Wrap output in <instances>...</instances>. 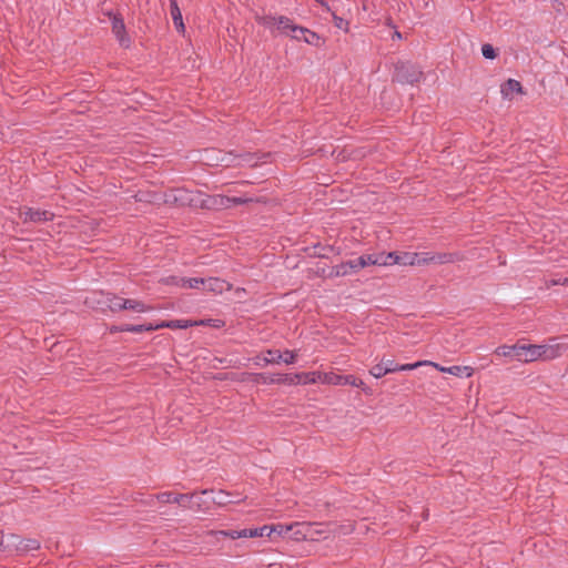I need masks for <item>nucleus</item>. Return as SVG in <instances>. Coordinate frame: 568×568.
Wrapping results in <instances>:
<instances>
[{
  "label": "nucleus",
  "mask_w": 568,
  "mask_h": 568,
  "mask_svg": "<svg viewBox=\"0 0 568 568\" xmlns=\"http://www.w3.org/2000/svg\"><path fill=\"white\" fill-rule=\"evenodd\" d=\"M568 351V344L550 339L548 344H515L501 345L495 349V354L505 357H514L519 362L531 363L538 359L551 361L560 357Z\"/></svg>",
  "instance_id": "f257e3e1"
},
{
  "label": "nucleus",
  "mask_w": 568,
  "mask_h": 568,
  "mask_svg": "<svg viewBox=\"0 0 568 568\" xmlns=\"http://www.w3.org/2000/svg\"><path fill=\"white\" fill-rule=\"evenodd\" d=\"M197 199H200L199 191H190L183 187H175L170 189L162 194L155 195L153 201L174 206L187 205L191 207H197Z\"/></svg>",
  "instance_id": "f03ea898"
},
{
  "label": "nucleus",
  "mask_w": 568,
  "mask_h": 568,
  "mask_svg": "<svg viewBox=\"0 0 568 568\" xmlns=\"http://www.w3.org/2000/svg\"><path fill=\"white\" fill-rule=\"evenodd\" d=\"M423 78V71L410 62L395 64L394 80L402 84H415Z\"/></svg>",
  "instance_id": "7ed1b4c3"
},
{
  "label": "nucleus",
  "mask_w": 568,
  "mask_h": 568,
  "mask_svg": "<svg viewBox=\"0 0 568 568\" xmlns=\"http://www.w3.org/2000/svg\"><path fill=\"white\" fill-rule=\"evenodd\" d=\"M318 378L322 383L331 384V385H352L355 387H361L366 394H371V389L364 386V382L358 379L354 375H338L335 373H324L320 374Z\"/></svg>",
  "instance_id": "20e7f679"
},
{
  "label": "nucleus",
  "mask_w": 568,
  "mask_h": 568,
  "mask_svg": "<svg viewBox=\"0 0 568 568\" xmlns=\"http://www.w3.org/2000/svg\"><path fill=\"white\" fill-rule=\"evenodd\" d=\"M463 260V255L457 252H443V253H420L422 265L428 264H449Z\"/></svg>",
  "instance_id": "39448f33"
},
{
  "label": "nucleus",
  "mask_w": 568,
  "mask_h": 568,
  "mask_svg": "<svg viewBox=\"0 0 568 568\" xmlns=\"http://www.w3.org/2000/svg\"><path fill=\"white\" fill-rule=\"evenodd\" d=\"M207 160L211 161L212 165H222V166H240L245 163H250L253 160V155L250 153L234 155L232 152L223 154L221 158H210Z\"/></svg>",
  "instance_id": "423d86ee"
},
{
  "label": "nucleus",
  "mask_w": 568,
  "mask_h": 568,
  "mask_svg": "<svg viewBox=\"0 0 568 568\" xmlns=\"http://www.w3.org/2000/svg\"><path fill=\"white\" fill-rule=\"evenodd\" d=\"M197 207L207 210L230 207V196L220 194L206 195L200 192V199H197Z\"/></svg>",
  "instance_id": "0eeeda50"
},
{
  "label": "nucleus",
  "mask_w": 568,
  "mask_h": 568,
  "mask_svg": "<svg viewBox=\"0 0 568 568\" xmlns=\"http://www.w3.org/2000/svg\"><path fill=\"white\" fill-rule=\"evenodd\" d=\"M194 497H195V493H192V494H175V493H172V491L160 493V494H158L155 496V498L160 503H163V504L174 503V504H179L183 508H194L193 505L186 504V501L191 503Z\"/></svg>",
  "instance_id": "6e6552de"
},
{
  "label": "nucleus",
  "mask_w": 568,
  "mask_h": 568,
  "mask_svg": "<svg viewBox=\"0 0 568 568\" xmlns=\"http://www.w3.org/2000/svg\"><path fill=\"white\" fill-rule=\"evenodd\" d=\"M104 14L110 18L112 23V32L114 33L116 39L120 41L122 45L128 47L130 40L126 37L125 24L123 19L119 14L113 13L112 11H106L104 12Z\"/></svg>",
  "instance_id": "1a4fd4ad"
},
{
  "label": "nucleus",
  "mask_w": 568,
  "mask_h": 568,
  "mask_svg": "<svg viewBox=\"0 0 568 568\" xmlns=\"http://www.w3.org/2000/svg\"><path fill=\"white\" fill-rule=\"evenodd\" d=\"M262 23L266 27L277 26V28L284 34H287V36L291 32H294V29L300 27V26L294 24L291 19H288L284 16H280V17L266 16L262 19Z\"/></svg>",
  "instance_id": "9d476101"
},
{
  "label": "nucleus",
  "mask_w": 568,
  "mask_h": 568,
  "mask_svg": "<svg viewBox=\"0 0 568 568\" xmlns=\"http://www.w3.org/2000/svg\"><path fill=\"white\" fill-rule=\"evenodd\" d=\"M256 378H262L266 384H286L294 385L300 384L301 375L294 374H276L270 377L264 376L263 374H254Z\"/></svg>",
  "instance_id": "9b49d317"
},
{
  "label": "nucleus",
  "mask_w": 568,
  "mask_h": 568,
  "mask_svg": "<svg viewBox=\"0 0 568 568\" xmlns=\"http://www.w3.org/2000/svg\"><path fill=\"white\" fill-rule=\"evenodd\" d=\"M20 215L22 216L24 223L45 222V221L52 220V217H53V213H51L49 211H42L39 209H27L26 211L21 212Z\"/></svg>",
  "instance_id": "f8f14e48"
},
{
  "label": "nucleus",
  "mask_w": 568,
  "mask_h": 568,
  "mask_svg": "<svg viewBox=\"0 0 568 568\" xmlns=\"http://www.w3.org/2000/svg\"><path fill=\"white\" fill-rule=\"evenodd\" d=\"M232 285L219 277L204 278L203 290L215 294H221L224 291H230Z\"/></svg>",
  "instance_id": "ddd939ff"
},
{
  "label": "nucleus",
  "mask_w": 568,
  "mask_h": 568,
  "mask_svg": "<svg viewBox=\"0 0 568 568\" xmlns=\"http://www.w3.org/2000/svg\"><path fill=\"white\" fill-rule=\"evenodd\" d=\"M356 263L361 268L368 265H388L387 257H381L378 254H367L356 257Z\"/></svg>",
  "instance_id": "4468645a"
},
{
  "label": "nucleus",
  "mask_w": 568,
  "mask_h": 568,
  "mask_svg": "<svg viewBox=\"0 0 568 568\" xmlns=\"http://www.w3.org/2000/svg\"><path fill=\"white\" fill-rule=\"evenodd\" d=\"M169 284H175L181 287H187V288H200L203 287L204 278L201 277H193V278H185V277H170L168 280Z\"/></svg>",
  "instance_id": "2eb2a0df"
},
{
  "label": "nucleus",
  "mask_w": 568,
  "mask_h": 568,
  "mask_svg": "<svg viewBox=\"0 0 568 568\" xmlns=\"http://www.w3.org/2000/svg\"><path fill=\"white\" fill-rule=\"evenodd\" d=\"M402 264V265H422L420 253L405 252L400 256H396V260L389 262L388 265Z\"/></svg>",
  "instance_id": "dca6fc26"
},
{
  "label": "nucleus",
  "mask_w": 568,
  "mask_h": 568,
  "mask_svg": "<svg viewBox=\"0 0 568 568\" xmlns=\"http://www.w3.org/2000/svg\"><path fill=\"white\" fill-rule=\"evenodd\" d=\"M432 365L435 366L440 372L448 373L455 376H462L465 373L467 377H470L473 374V369L468 366L442 367L436 363H433Z\"/></svg>",
  "instance_id": "f3484780"
},
{
  "label": "nucleus",
  "mask_w": 568,
  "mask_h": 568,
  "mask_svg": "<svg viewBox=\"0 0 568 568\" xmlns=\"http://www.w3.org/2000/svg\"><path fill=\"white\" fill-rule=\"evenodd\" d=\"M523 87L519 81L509 79L501 85V93L505 98H511L513 94L521 92Z\"/></svg>",
  "instance_id": "a211bd4d"
},
{
  "label": "nucleus",
  "mask_w": 568,
  "mask_h": 568,
  "mask_svg": "<svg viewBox=\"0 0 568 568\" xmlns=\"http://www.w3.org/2000/svg\"><path fill=\"white\" fill-rule=\"evenodd\" d=\"M203 322H192L187 320H173V321H164L160 323V326L168 327V328H187L194 325L202 324Z\"/></svg>",
  "instance_id": "6ab92c4d"
},
{
  "label": "nucleus",
  "mask_w": 568,
  "mask_h": 568,
  "mask_svg": "<svg viewBox=\"0 0 568 568\" xmlns=\"http://www.w3.org/2000/svg\"><path fill=\"white\" fill-rule=\"evenodd\" d=\"M170 13L178 30H184L182 13L176 0H170Z\"/></svg>",
  "instance_id": "aec40b11"
},
{
  "label": "nucleus",
  "mask_w": 568,
  "mask_h": 568,
  "mask_svg": "<svg viewBox=\"0 0 568 568\" xmlns=\"http://www.w3.org/2000/svg\"><path fill=\"white\" fill-rule=\"evenodd\" d=\"M122 307H124V310H131V311L139 312V313H143V312H148V311L152 310L151 306L145 305L143 302L136 301V300H131V298H124V303L122 304Z\"/></svg>",
  "instance_id": "412c9836"
},
{
  "label": "nucleus",
  "mask_w": 568,
  "mask_h": 568,
  "mask_svg": "<svg viewBox=\"0 0 568 568\" xmlns=\"http://www.w3.org/2000/svg\"><path fill=\"white\" fill-rule=\"evenodd\" d=\"M294 32H298V33L303 34V41H305L306 43L314 44V45L318 44L320 37L315 32L310 31L308 29L303 28V27H298V28L294 29Z\"/></svg>",
  "instance_id": "4be33fe9"
},
{
  "label": "nucleus",
  "mask_w": 568,
  "mask_h": 568,
  "mask_svg": "<svg viewBox=\"0 0 568 568\" xmlns=\"http://www.w3.org/2000/svg\"><path fill=\"white\" fill-rule=\"evenodd\" d=\"M105 303H106L108 307L110 308V311H112V312H119V311L124 310V307H122V304L124 303V298H122V297H119L115 295H108Z\"/></svg>",
  "instance_id": "5701e85b"
},
{
  "label": "nucleus",
  "mask_w": 568,
  "mask_h": 568,
  "mask_svg": "<svg viewBox=\"0 0 568 568\" xmlns=\"http://www.w3.org/2000/svg\"><path fill=\"white\" fill-rule=\"evenodd\" d=\"M212 503L215 505H219V506H225L227 504L235 503V501L230 499L229 493L220 490L216 494H214V496L212 497Z\"/></svg>",
  "instance_id": "b1692460"
},
{
  "label": "nucleus",
  "mask_w": 568,
  "mask_h": 568,
  "mask_svg": "<svg viewBox=\"0 0 568 568\" xmlns=\"http://www.w3.org/2000/svg\"><path fill=\"white\" fill-rule=\"evenodd\" d=\"M210 535L212 536H222V537H229V538H232V539H237V538H244V536H242L243 534V529L242 530H219V531H209Z\"/></svg>",
  "instance_id": "393cba45"
},
{
  "label": "nucleus",
  "mask_w": 568,
  "mask_h": 568,
  "mask_svg": "<svg viewBox=\"0 0 568 568\" xmlns=\"http://www.w3.org/2000/svg\"><path fill=\"white\" fill-rule=\"evenodd\" d=\"M392 369L389 368H384V364L379 363L375 366H373L369 371L371 375L376 377V378H379L386 374H389Z\"/></svg>",
  "instance_id": "a878e982"
},
{
  "label": "nucleus",
  "mask_w": 568,
  "mask_h": 568,
  "mask_svg": "<svg viewBox=\"0 0 568 568\" xmlns=\"http://www.w3.org/2000/svg\"><path fill=\"white\" fill-rule=\"evenodd\" d=\"M267 355L270 357L264 358L266 364H278L282 361V353L280 351L268 349Z\"/></svg>",
  "instance_id": "bb28decb"
},
{
  "label": "nucleus",
  "mask_w": 568,
  "mask_h": 568,
  "mask_svg": "<svg viewBox=\"0 0 568 568\" xmlns=\"http://www.w3.org/2000/svg\"><path fill=\"white\" fill-rule=\"evenodd\" d=\"M321 373H301V382L302 384H311V383H316V382H321V379L318 378V375Z\"/></svg>",
  "instance_id": "cd10ccee"
},
{
  "label": "nucleus",
  "mask_w": 568,
  "mask_h": 568,
  "mask_svg": "<svg viewBox=\"0 0 568 568\" xmlns=\"http://www.w3.org/2000/svg\"><path fill=\"white\" fill-rule=\"evenodd\" d=\"M301 525L298 523L294 524V525H287V526H284V525H276V526H273V528H277V530H275L274 532H276L277 535L280 536H285L287 535L291 530H293V528L295 527H300Z\"/></svg>",
  "instance_id": "c85d7f7f"
},
{
  "label": "nucleus",
  "mask_w": 568,
  "mask_h": 568,
  "mask_svg": "<svg viewBox=\"0 0 568 568\" xmlns=\"http://www.w3.org/2000/svg\"><path fill=\"white\" fill-rule=\"evenodd\" d=\"M119 332H131V333H142L143 325H131V324H124L116 328Z\"/></svg>",
  "instance_id": "c756f323"
},
{
  "label": "nucleus",
  "mask_w": 568,
  "mask_h": 568,
  "mask_svg": "<svg viewBox=\"0 0 568 568\" xmlns=\"http://www.w3.org/2000/svg\"><path fill=\"white\" fill-rule=\"evenodd\" d=\"M433 362H428V361H423V362H416V363H413V364H404V365H399L398 366V372L399 371H412V369H415L422 365H432Z\"/></svg>",
  "instance_id": "7c9ffc66"
},
{
  "label": "nucleus",
  "mask_w": 568,
  "mask_h": 568,
  "mask_svg": "<svg viewBox=\"0 0 568 568\" xmlns=\"http://www.w3.org/2000/svg\"><path fill=\"white\" fill-rule=\"evenodd\" d=\"M481 53L486 59H495L497 55L494 47L488 43L481 47Z\"/></svg>",
  "instance_id": "2f4dec72"
},
{
  "label": "nucleus",
  "mask_w": 568,
  "mask_h": 568,
  "mask_svg": "<svg viewBox=\"0 0 568 568\" xmlns=\"http://www.w3.org/2000/svg\"><path fill=\"white\" fill-rule=\"evenodd\" d=\"M296 357H297V352L296 351H285L282 354V361L285 364H293V363H295Z\"/></svg>",
  "instance_id": "473e14b6"
},
{
  "label": "nucleus",
  "mask_w": 568,
  "mask_h": 568,
  "mask_svg": "<svg viewBox=\"0 0 568 568\" xmlns=\"http://www.w3.org/2000/svg\"><path fill=\"white\" fill-rule=\"evenodd\" d=\"M333 273L336 275V276H345V275H348L349 274V271L347 268V265L346 263H341L336 266L333 267Z\"/></svg>",
  "instance_id": "72a5a7b5"
},
{
  "label": "nucleus",
  "mask_w": 568,
  "mask_h": 568,
  "mask_svg": "<svg viewBox=\"0 0 568 568\" xmlns=\"http://www.w3.org/2000/svg\"><path fill=\"white\" fill-rule=\"evenodd\" d=\"M547 287L554 286V285H567L568 286V277L558 276L554 277L546 282Z\"/></svg>",
  "instance_id": "f704fd0d"
},
{
  "label": "nucleus",
  "mask_w": 568,
  "mask_h": 568,
  "mask_svg": "<svg viewBox=\"0 0 568 568\" xmlns=\"http://www.w3.org/2000/svg\"><path fill=\"white\" fill-rule=\"evenodd\" d=\"M333 20L336 28L342 29L344 31L348 30V22L345 21L343 18L337 17L335 13H333Z\"/></svg>",
  "instance_id": "c9c22d12"
},
{
  "label": "nucleus",
  "mask_w": 568,
  "mask_h": 568,
  "mask_svg": "<svg viewBox=\"0 0 568 568\" xmlns=\"http://www.w3.org/2000/svg\"><path fill=\"white\" fill-rule=\"evenodd\" d=\"M242 536H244V538L261 537V531L258 530V528L243 529Z\"/></svg>",
  "instance_id": "e433bc0d"
},
{
  "label": "nucleus",
  "mask_w": 568,
  "mask_h": 568,
  "mask_svg": "<svg viewBox=\"0 0 568 568\" xmlns=\"http://www.w3.org/2000/svg\"><path fill=\"white\" fill-rule=\"evenodd\" d=\"M248 202H252V199L236 197V196L230 197V206L231 205L245 204V203H248Z\"/></svg>",
  "instance_id": "4c0bfd02"
},
{
  "label": "nucleus",
  "mask_w": 568,
  "mask_h": 568,
  "mask_svg": "<svg viewBox=\"0 0 568 568\" xmlns=\"http://www.w3.org/2000/svg\"><path fill=\"white\" fill-rule=\"evenodd\" d=\"M381 363L384 364V368L392 369L390 373L398 372V366L399 365L395 364L394 361H392V359H382Z\"/></svg>",
  "instance_id": "58836bf2"
},
{
  "label": "nucleus",
  "mask_w": 568,
  "mask_h": 568,
  "mask_svg": "<svg viewBox=\"0 0 568 568\" xmlns=\"http://www.w3.org/2000/svg\"><path fill=\"white\" fill-rule=\"evenodd\" d=\"M258 530L261 531V537H270L273 534V531L277 530V528H273V526H263L260 527Z\"/></svg>",
  "instance_id": "ea45409f"
},
{
  "label": "nucleus",
  "mask_w": 568,
  "mask_h": 568,
  "mask_svg": "<svg viewBox=\"0 0 568 568\" xmlns=\"http://www.w3.org/2000/svg\"><path fill=\"white\" fill-rule=\"evenodd\" d=\"M24 548L28 550H37L40 548V542L36 539H29V540H27Z\"/></svg>",
  "instance_id": "a19ab883"
},
{
  "label": "nucleus",
  "mask_w": 568,
  "mask_h": 568,
  "mask_svg": "<svg viewBox=\"0 0 568 568\" xmlns=\"http://www.w3.org/2000/svg\"><path fill=\"white\" fill-rule=\"evenodd\" d=\"M345 263L347 265V268H348L349 273L357 272L358 270H361L359 265H357V263H356V258L349 260V261H347Z\"/></svg>",
  "instance_id": "79ce46f5"
},
{
  "label": "nucleus",
  "mask_w": 568,
  "mask_h": 568,
  "mask_svg": "<svg viewBox=\"0 0 568 568\" xmlns=\"http://www.w3.org/2000/svg\"><path fill=\"white\" fill-rule=\"evenodd\" d=\"M190 504L194 506V508H193L194 510H197V511L203 510L202 499L196 494Z\"/></svg>",
  "instance_id": "37998d69"
},
{
  "label": "nucleus",
  "mask_w": 568,
  "mask_h": 568,
  "mask_svg": "<svg viewBox=\"0 0 568 568\" xmlns=\"http://www.w3.org/2000/svg\"><path fill=\"white\" fill-rule=\"evenodd\" d=\"M159 328H163V326H160V324H156V325H153V324L143 325V331L144 332H151V331H155V329H159Z\"/></svg>",
  "instance_id": "c03bdc74"
},
{
  "label": "nucleus",
  "mask_w": 568,
  "mask_h": 568,
  "mask_svg": "<svg viewBox=\"0 0 568 568\" xmlns=\"http://www.w3.org/2000/svg\"><path fill=\"white\" fill-rule=\"evenodd\" d=\"M378 256L387 257V261L392 262L393 260H396V256H399V255L394 253V252H392V253H388V254L381 253V254H378Z\"/></svg>",
  "instance_id": "a18cd8bd"
},
{
  "label": "nucleus",
  "mask_w": 568,
  "mask_h": 568,
  "mask_svg": "<svg viewBox=\"0 0 568 568\" xmlns=\"http://www.w3.org/2000/svg\"><path fill=\"white\" fill-rule=\"evenodd\" d=\"M288 36H291L293 39H296V40H303V34H301L298 32H291Z\"/></svg>",
  "instance_id": "49530a36"
},
{
  "label": "nucleus",
  "mask_w": 568,
  "mask_h": 568,
  "mask_svg": "<svg viewBox=\"0 0 568 568\" xmlns=\"http://www.w3.org/2000/svg\"><path fill=\"white\" fill-rule=\"evenodd\" d=\"M201 494H202V495H207V494H214V491H213V490H207V489H205V490H202V493H201Z\"/></svg>",
  "instance_id": "de8ad7c7"
},
{
  "label": "nucleus",
  "mask_w": 568,
  "mask_h": 568,
  "mask_svg": "<svg viewBox=\"0 0 568 568\" xmlns=\"http://www.w3.org/2000/svg\"><path fill=\"white\" fill-rule=\"evenodd\" d=\"M394 36H395L396 38H398V39H399V38H402V36H400V33H399L398 31H396Z\"/></svg>",
  "instance_id": "09e8293b"
}]
</instances>
